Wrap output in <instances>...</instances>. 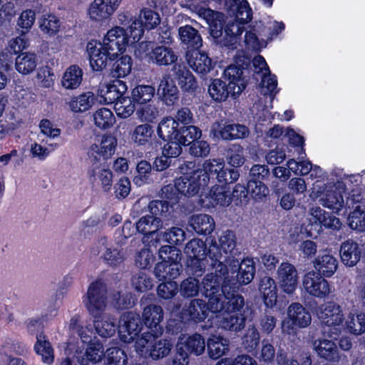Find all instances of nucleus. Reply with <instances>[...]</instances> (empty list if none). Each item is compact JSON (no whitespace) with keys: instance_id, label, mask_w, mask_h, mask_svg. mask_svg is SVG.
Segmentation results:
<instances>
[{"instance_id":"1","label":"nucleus","mask_w":365,"mask_h":365,"mask_svg":"<svg viewBox=\"0 0 365 365\" xmlns=\"http://www.w3.org/2000/svg\"><path fill=\"white\" fill-rule=\"evenodd\" d=\"M200 16L209 25L210 35L215 42L222 48L235 50L245 29V24L252 19V10L247 0L240 4L230 16H235V21L225 24V16L220 11L210 8H202Z\"/></svg>"},{"instance_id":"2","label":"nucleus","mask_w":365,"mask_h":365,"mask_svg":"<svg viewBox=\"0 0 365 365\" xmlns=\"http://www.w3.org/2000/svg\"><path fill=\"white\" fill-rule=\"evenodd\" d=\"M216 277L206 274L202 279L203 295L210 301L212 313L245 314V299L239 293V287L217 280Z\"/></svg>"},{"instance_id":"3","label":"nucleus","mask_w":365,"mask_h":365,"mask_svg":"<svg viewBox=\"0 0 365 365\" xmlns=\"http://www.w3.org/2000/svg\"><path fill=\"white\" fill-rule=\"evenodd\" d=\"M117 146V139L111 134L103 135L100 145H91L88 156L91 165L88 170L89 181L94 185L101 182L105 192H108L113 184V173L106 168L107 160L115 153Z\"/></svg>"},{"instance_id":"4","label":"nucleus","mask_w":365,"mask_h":365,"mask_svg":"<svg viewBox=\"0 0 365 365\" xmlns=\"http://www.w3.org/2000/svg\"><path fill=\"white\" fill-rule=\"evenodd\" d=\"M243 70L242 66L232 64L227 66L223 73L227 83L220 78L212 79L208 87V93L212 99L216 102H223L230 96L236 99L248 83L247 79L243 75Z\"/></svg>"},{"instance_id":"5","label":"nucleus","mask_w":365,"mask_h":365,"mask_svg":"<svg viewBox=\"0 0 365 365\" xmlns=\"http://www.w3.org/2000/svg\"><path fill=\"white\" fill-rule=\"evenodd\" d=\"M256 273V264L252 258H244L240 262L237 259H232L228 264L220 262L215 267V273L217 280L227 282L229 284L239 287L250 284Z\"/></svg>"},{"instance_id":"6","label":"nucleus","mask_w":365,"mask_h":365,"mask_svg":"<svg viewBox=\"0 0 365 365\" xmlns=\"http://www.w3.org/2000/svg\"><path fill=\"white\" fill-rule=\"evenodd\" d=\"M202 183L206 188L209 185H230L235 182L239 177V171L225 165L224 160L220 159H209L204 161L202 168H197Z\"/></svg>"},{"instance_id":"7","label":"nucleus","mask_w":365,"mask_h":365,"mask_svg":"<svg viewBox=\"0 0 365 365\" xmlns=\"http://www.w3.org/2000/svg\"><path fill=\"white\" fill-rule=\"evenodd\" d=\"M205 347L206 341L201 334L178 337L172 355V365H188L190 356L202 355Z\"/></svg>"},{"instance_id":"8","label":"nucleus","mask_w":365,"mask_h":365,"mask_svg":"<svg viewBox=\"0 0 365 365\" xmlns=\"http://www.w3.org/2000/svg\"><path fill=\"white\" fill-rule=\"evenodd\" d=\"M162 334L143 332L136 341L138 351L154 360L167 356L173 347L171 339H159Z\"/></svg>"},{"instance_id":"9","label":"nucleus","mask_w":365,"mask_h":365,"mask_svg":"<svg viewBox=\"0 0 365 365\" xmlns=\"http://www.w3.org/2000/svg\"><path fill=\"white\" fill-rule=\"evenodd\" d=\"M184 166L180 167L182 175L175 178L177 185L182 191L185 197H190L200 193V196L205 192L206 187L202 183V178L197 169H192L195 164L192 162H185Z\"/></svg>"},{"instance_id":"10","label":"nucleus","mask_w":365,"mask_h":365,"mask_svg":"<svg viewBox=\"0 0 365 365\" xmlns=\"http://www.w3.org/2000/svg\"><path fill=\"white\" fill-rule=\"evenodd\" d=\"M160 14L156 11L143 7L140 9L138 18H135L128 26L131 43L138 42L144 35L145 30L150 31L158 27L160 24Z\"/></svg>"},{"instance_id":"11","label":"nucleus","mask_w":365,"mask_h":365,"mask_svg":"<svg viewBox=\"0 0 365 365\" xmlns=\"http://www.w3.org/2000/svg\"><path fill=\"white\" fill-rule=\"evenodd\" d=\"M86 53L91 68L95 72L102 73L115 58L113 53H111L101 41L96 39L88 41Z\"/></svg>"},{"instance_id":"12","label":"nucleus","mask_w":365,"mask_h":365,"mask_svg":"<svg viewBox=\"0 0 365 365\" xmlns=\"http://www.w3.org/2000/svg\"><path fill=\"white\" fill-rule=\"evenodd\" d=\"M144 329L139 313L128 311L121 315L118 322V336L122 342H133Z\"/></svg>"},{"instance_id":"13","label":"nucleus","mask_w":365,"mask_h":365,"mask_svg":"<svg viewBox=\"0 0 365 365\" xmlns=\"http://www.w3.org/2000/svg\"><path fill=\"white\" fill-rule=\"evenodd\" d=\"M155 94V88L152 85L138 84L131 89L130 94L128 93L127 99L123 100V112L125 118L131 116L136 108L153 100Z\"/></svg>"},{"instance_id":"14","label":"nucleus","mask_w":365,"mask_h":365,"mask_svg":"<svg viewBox=\"0 0 365 365\" xmlns=\"http://www.w3.org/2000/svg\"><path fill=\"white\" fill-rule=\"evenodd\" d=\"M287 319V322H282V330L288 334L296 333L298 329L308 327L312 322L311 314L299 302H293L288 307Z\"/></svg>"},{"instance_id":"15","label":"nucleus","mask_w":365,"mask_h":365,"mask_svg":"<svg viewBox=\"0 0 365 365\" xmlns=\"http://www.w3.org/2000/svg\"><path fill=\"white\" fill-rule=\"evenodd\" d=\"M106 294L107 286L102 279H96L89 285L86 306L89 313L95 318L104 311L107 300Z\"/></svg>"},{"instance_id":"16","label":"nucleus","mask_w":365,"mask_h":365,"mask_svg":"<svg viewBox=\"0 0 365 365\" xmlns=\"http://www.w3.org/2000/svg\"><path fill=\"white\" fill-rule=\"evenodd\" d=\"M143 50L149 62L158 66H169L177 64L178 57L170 46L158 45L153 41H145Z\"/></svg>"},{"instance_id":"17","label":"nucleus","mask_w":365,"mask_h":365,"mask_svg":"<svg viewBox=\"0 0 365 365\" xmlns=\"http://www.w3.org/2000/svg\"><path fill=\"white\" fill-rule=\"evenodd\" d=\"M236 245L237 237L235 232L227 230L220 236L219 245L215 241L212 242L208 252L211 255L212 257H214V262L218 264L222 262L220 259L223 254L229 255L225 257L226 259L230 256L234 257L237 253L238 251L236 249Z\"/></svg>"},{"instance_id":"18","label":"nucleus","mask_w":365,"mask_h":365,"mask_svg":"<svg viewBox=\"0 0 365 365\" xmlns=\"http://www.w3.org/2000/svg\"><path fill=\"white\" fill-rule=\"evenodd\" d=\"M131 41L132 37L128 27L125 29L120 26H115L107 31L102 43L111 53H113L114 57L116 58L119 53H124Z\"/></svg>"},{"instance_id":"19","label":"nucleus","mask_w":365,"mask_h":365,"mask_svg":"<svg viewBox=\"0 0 365 365\" xmlns=\"http://www.w3.org/2000/svg\"><path fill=\"white\" fill-rule=\"evenodd\" d=\"M195 122L194 115L188 107H181L177 110L173 116L164 117L158 124L156 128L157 135L164 138L163 130H178L182 126L194 124Z\"/></svg>"},{"instance_id":"20","label":"nucleus","mask_w":365,"mask_h":365,"mask_svg":"<svg viewBox=\"0 0 365 365\" xmlns=\"http://www.w3.org/2000/svg\"><path fill=\"white\" fill-rule=\"evenodd\" d=\"M326 278L318 274L315 271L308 272L304 275L302 279L304 291L314 298L325 299L331 292L330 284Z\"/></svg>"},{"instance_id":"21","label":"nucleus","mask_w":365,"mask_h":365,"mask_svg":"<svg viewBox=\"0 0 365 365\" xmlns=\"http://www.w3.org/2000/svg\"><path fill=\"white\" fill-rule=\"evenodd\" d=\"M211 132L214 137L225 141H232L247 138L249 135L248 127L243 124L226 120L224 123H217V126L212 127Z\"/></svg>"},{"instance_id":"22","label":"nucleus","mask_w":365,"mask_h":365,"mask_svg":"<svg viewBox=\"0 0 365 365\" xmlns=\"http://www.w3.org/2000/svg\"><path fill=\"white\" fill-rule=\"evenodd\" d=\"M127 86L126 83L120 80L113 81L112 83L107 84L106 91L103 96L104 101L108 104H114V108L117 115L125 119V116L123 115L122 110L124 108V101L127 99Z\"/></svg>"},{"instance_id":"23","label":"nucleus","mask_w":365,"mask_h":365,"mask_svg":"<svg viewBox=\"0 0 365 365\" xmlns=\"http://www.w3.org/2000/svg\"><path fill=\"white\" fill-rule=\"evenodd\" d=\"M209 312L212 313V309L208 299L206 302L201 299H193L184 305L180 316L182 320L198 324L205 321Z\"/></svg>"},{"instance_id":"24","label":"nucleus","mask_w":365,"mask_h":365,"mask_svg":"<svg viewBox=\"0 0 365 365\" xmlns=\"http://www.w3.org/2000/svg\"><path fill=\"white\" fill-rule=\"evenodd\" d=\"M162 219L150 215L143 216L138 220L135 223V229L138 232L143 235V243L156 247L155 241L158 237L159 227L162 226Z\"/></svg>"},{"instance_id":"25","label":"nucleus","mask_w":365,"mask_h":365,"mask_svg":"<svg viewBox=\"0 0 365 365\" xmlns=\"http://www.w3.org/2000/svg\"><path fill=\"white\" fill-rule=\"evenodd\" d=\"M155 93L163 105L173 107L178 103L180 91L173 79L171 74H164L160 81Z\"/></svg>"},{"instance_id":"26","label":"nucleus","mask_w":365,"mask_h":365,"mask_svg":"<svg viewBox=\"0 0 365 365\" xmlns=\"http://www.w3.org/2000/svg\"><path fill=\"white\" fill-rule=\"evenodd\" d=\"M164 312L161 306L158 304H149L143 309L142 321L145 326L143 332H152L154 334H163V326L161 322L163 320Z\"/></svg>"},{"instance_id":"27","label":"nucleus","mask_w":365,"mask_h":365,"mask_svg":"<svg viewBox=\"0 0 365 365\" xmlns=\"http://www.w3.org/2000/svg\"><path fill=\"white\" fill-rule=\"evenodd\" d=\"M365 242L358 243L353 239H348L341 244L339 255L341 262L348 267L356 266L364 257Z\"/></svg>"},{"instance_id":"28","label":"nucleus","mask_w":365,"mask_h":365,"mask_svg":"<svg viewBox=\"0 0 365 365\" xmlns=\"http://www.w3.org/2000/svg\"><path fill=\"white\" fill-rule=\"evenodd\" d=\"M172 78L184 93L195 94L198 88V83L190 69L183 64H175L173 67Z\"/></svg>"},{"instance_id":"29","label":"nucleus","mask_w":365,"mask_h":365,"mask_svg":"<svg viewBox=\"0 0 365 365\" xmlns=\"http://www.w3.org/2000/svg\"><path fill=\"white\" fill-rule=\"evenodd\" d=\"M317 314L321 322L327 327L342 324L344 320L342 308L334 302H329L318 307Z\"/></svg>"},{"instance_id":"30","label":"nucleus","mask_w":365,"mask_h":365,"mask_svg":"<svg viewBox=\"0 0 365 365\" xmlns=\"http://www.w3.org/2000/svg\"><path fill=\"white\" fill-rule=\"evenodd\" d=\"M122 0H94L89 6L90 18L96 21L109 19L118 9Z\"/></svg>"},{"instance_id":"31","label":"nucleus","mask_w":365,"mask_h":365,"mask_svg":"<svg viewBox=\"0 0 365 365\" xmlns=\"http://www.w3.org/2000/svg\"><path fill=\"white\" fill-rule=\"evenodd\" d=\"M277 279L282 290L292 294L297 287L298 273L295 267L288 262H282L277 269Z\"/></svg>"},{"instance_id":"32","label":"nucleus","mask_w":365,"mask_h":365,"mask_svg":"<svg viewBox=\"0 0 365 365\" xmlns=\"http://www.w3.org/2000/svg\"><path fill=\"white\" fill-rule=\"evenodd\" d=\"M180 44L188 51H199L202 46V38L197 29L186 24L178 28Z\"/></svg>"},{"instance_id":"33","label":"nucleus","mask_w":365,"mask_h":365,"mask_svg":"<svg viewBox=\"0 0 365 365\" xmlns=\"http://www.w3.org/2000/svg\"><path fill=\"white\" fill-rule=\"evenodd\" d=\"M313 267L318 274L327 278L332 277L338 269V259L329 253H319L312 261Z\"/></svg>"},{"instance_id":"34","label":"nucleus","mask_w":365,"mask_h":365,"mask_svg":"<svg viewBox=\"0 0 365 365\" xmlns=\"http://www.w3.org/2000/svg\"><path fill=\"white\" fill-rule=\"evenodd\" d=\"M313 345L320 359L331 363H337L340 361L341 355L338 346L334 341L319 339L315 340Z\"/></svg>"},{"instance_id":"35","label":"nucleus","mask_w":365,"mask_h":365,"mask_svg":"<svg viewBox=\"0 0 365 365\" xmlns=\"http://www.w3.org/2000/svg\"><path fill=\"white\" fill-rule=\"evenodd\" d=\"M158 256L161 260L170 262L171 273L174 276H179L182 272L181 264V250L173 245H162L158 251Z\"/></svg>"},{"instance_id":"36","label":"nucleus","mask_w":365,"mask_h":365,"mask_svg":"<svg viewBox=\"0 0 365 365\" xmlns=\"http://www.w3.org/2000/svg\"><path fill=\"white\" fill-rule=\"evenodd\" d=\"M87 347L85 356H76L79 365H89L90 363L100 362L105 356L104 346L98 339H92L89 335V339L86 343Z\"/></svg>"},{"instance_id":"37","label":"nucleus","mask_w":365,"mask_h":365,"mask_svg":"<svg viewBox=\"0 0 365 365\" xmlns=\"http://www.w3.org/2000/svg\"><path fill=\"white\" fill-rule=\"evenodd\" d=\"M259 291L267 308L272 309L275 307L278 290L274 279L269 276L261 277L259 283Z\"/></svg>"},{"instance_id":"38","label":"nucleus","mask_w":365,"mask_h":365,"mask_svg":"<svg viewBox=\"0 0 365 365\" xmlns=\"http://www.w3.org/2000/svg\"><path fill=\"white\" fill-rule=\"evenodd\" d=\"M230 185L213 184L209 187V197L213 205L228 206L232 202ZM208 188H206V190Z\"/></svg>"},{"instance_id":"39","label":"nucleus","mask_w":365,"mask_h":365,"mask_svg":"<svg viewBox=\"0 0 365 365\" xmlns=\"http://www.w3.org/2000/svg\"><path fill=\"white\" fill-rule=\"evenodd\" d=\"M163 135L164 138L158 135L163 142H166L162 148V153L171 159L180 156L184 146L180 139H175V132L170 130H163Z\"/></svg>"},{"instance_id":"40","label":"nucleus","mask_w":365,"mask_h":365,"mask_svg":"<svg viewBox=\"0 0 365 365\" xmlns=\"http://www.w3.org/2000/svg\"><path fill=\"white\" fill-rule=\"evenodd\" d=\"M131 138L138 145L149 147L156 138L155 129L148 123L138 125L132 132Z\"/></svg>"},{"instance_id":"41","label":"nucleus","mask_w":365,"mask_h":365,"mask_svg":"<svg viewBox=\"0 0 365 365\" xmlns=\"http://www.w3.org/2000/svg\"><path fill=\"white\" fill-rule=\"evenodd\" d=\"M189 225L197 235L204 236L210 235L215 227L213 218L206 214L192 215L189 220Z\"/></svg>"},{"instance_id":"42","label":"nucleus","mask_w":365,"mask_h":365,"mask_svg":"<svg viewBox=\"0 0 365 365\" xmlns=\"http://www.w3.org/2000/svg\"><path fill=\"white\" fill-rule=\"evenodd\" d=\"M110 71L115 78H124L130 73L133 66V58L128 54L119 53L113 61L110 62Z\"/></svg>"},{"instance_id":"43","label":"nucleus","mask_w":365,"mask_h":365,"mask_svg":"<svg viewBox=\"0 0 365 365\" xmlns=\"http://www.w3.org/2000/svg\"><path fill=\"white\" fill-rule=\"evenodd\" d=\"M230 341L220 335L211 334L206 346L210 359H218L229 351Z\"/></svg>"},{"instance_id":"44","label":"nucleus","mask_w":365,"mask_h":365,"mask_svg":"<svg viewBox=\"0 0 365 365\" xmlns=\"http://www.w3.org/2000/svg\"><path fill=\"white\" fill-rule=\"evenodd\" d=\"M210 247H207L205 242L200 239H192L185 245V253L187 258L208 257L211 260V265L216 267L217 264L214 262V257L208 252Z\"/></svg>"},{"instance_id":"45","label":"nucleus","mask_w":365,"mask_h":365,"mask_svg":"<svg viewBox=\"0 0 365 365\" xmlns=\"http://www.w3.org/2000/svg\"><path fill=\"white\" fill-rule=\"evenodd\" d=\"M246 317L244 313L232 314L223 312L219 320V326L224 330L237 332L244 329Z\"/></svg>"},{"instance_id":"46","label":"nucleus","mask_w":365,"mask_h":365,"mask_svg":"<svg viewBox=\"0 0 365 365\" xmlns=\"http://www.w3.org/2000/svg\"><path fill=\"white\" fill-rule=\"evenodd\" d=\"M83 72L77 64L71 65L64 72L61 85L66 89L73 90L80 86L83 81Z\"/></svg>"},{"instance_id":"47","label":"nucleus","mask_w":365,"mask_h":365,"mask_svg":"<svg viewBox=\"0 0 365 365\" xmlns=\"http://www.w3.org/2000/svg\"><path fill=\"white\" fill-rule=\"evenodd\" d=\"M173 131L175 139H180L184 147H187L202 137V130L194 124L182 126Z\"/></svg>"},{"instance_id":"48","label":"nucleus","mask_w":365,"mask_h":365,"mask_svg":"<svg viewBox=\"0 0 365 365\" xmlns=\"http://www.w3.org/2000/svg\"><path fill=\"white\" fill-rule=\"evenodd\" d=\"M16 70L21 74L32 73L37 66L38 58L34 53L24 52L15 58Z\"/></svg>"},{"instance_id":"49","label":"nucleus","mask_w":365,"mask_h":365,"mask_svg":"<svg viewBox=\"0 0 365 365\" xmlns=\"http://www.w3.org/2000/svg\"><path fill=\"white\" fill-rule=\"evenodd\" d=\"M36 353L41 356L43 363L48 365L53 363L54 351L51 344L48 339H46L45 335L40 334L36 336V341L34 344Z\"/></svg>"},{"instance_id":"50","label":"nucleus","mask_w":365,"mask_h":365,"mask_svg":"<svg viewBox=\"0 0 365 365\" xmlns=\"http://www.w3.org/2000/svg\"><path fill=\"white\" fill-rule=\"evenodd\" d=\"M185 238L186 234L182 228L172 227L165 232H159V235L155 241V245H157L158 242L163 241L169 243L170 245L176 247L177 245H182Z\"/></svg>"},{"instance_id":"51","label":"nucleus","mask_w":365,"mask_h":365,"mask_svg":"<svg viewBox=\"0 0 365 365\" xmlns=\"http://www.w3.org/2000/svg\"><path fill=\"white\" fill-rule=\"evenodd\" d=\"M312 215L321 227L337 230L341 226V221L338 217L320 207H317L314 210Z\"/></svg>"},{"instance_id":"52","label":"nucleus","mask_w":365,"mask_h":365,"mask_svg":"<svg viewBox=\"0 0 365 365\" xmlns=\"http://www.w3.org/2000/svg\"><path fill=\"white\" fill-rule=\"evenodd\" d=\"M135 110L138 118L141 122L148 123H155L160 114L159 108L154 104L153 100L149 103L139 106Z\"/></svg>"},{"instance_id":"53","label":"nucleus","mask_w":365,"mask_h":365,"mask_svg":"<svg viewBox=\"0 0 365 365\" xmlns=\"http://www.w3.org/2000/svg\"><path fill=\"white\" fill-rule=\"evenodd\" d=\"M94 327L96 332L103 338H110L118 331V324L116 319L103 317L101 320L94 321Z\"/></svg>"},{"instance_id":"54","label":"nucleus","mask_w":365,"mask_h":365,"mask_svg":"<svg viewBox=\"0 0 365 365\" xmlns=\"http://www.w3.org/2000/svg\"><path fill=\"white\" fill-rule=\"evenodd\" d=\"M202 286L203 287L202 283ZM178 289L183 298H192L198 295L201 289V284L196 277H188L181 282ZM202 291L203 292V288Z\"/></svg>"},{"instance_id":"55","label":"nucleus","mask_w":365,"mask_h":365,"mask_svg":"<svg viewBox=\"0 0 365 365\" xmlns=\"http://www.w3.org/2000/svg\"><path fill=\"white\" fill-rule=\"evenodd\" d=\"M160 197L163 200H166V202L170 205L172 209H173V206L178 204L181 199L185 197L182 191L178 186L175 179L174 180L173 184H168L161 188Z\"/></svg>"},{"instance_id":"56","label":"nucleus","mask_w":365,"mask_h":365,"mask_svg":"<svg viewBox=\"0 0 365 365\" xmlns=\"http://www.w3.org/2000/svg\"><path fill=\"white\" fill-rule=\"evenodd\" d=\"M250 197L255 202H262L269 194V190L267 184L264 181H256L248 180L247 183Z\"/></svg>"},{"instance_id":"57","label":"nucleus","mask_w":365,"mask_h":365,"mask_svg":"<svg viewBox=\"0 0 365 365\" xmlns=\"http://www.w3.org/2000/svg\"><path fill=\"white\" fill-rule=\"evenodd\" d=\"M188 63L190 67L197 73L207 74L212 68V59L205 53L197 52L193 59Z\"/></svg>"},{"instance_id":"58","label":"nucleus","mask_w":365,"mask_h":365,"mask_svg":"<svg viewBox=\"0 0 365 365\" xmlns=\"http://www.w3.org/2000/svg\"><path fill=\"white\" fill-rule=\"evenodd\" d=\"M345 329L348 332L360 335L365 332V314L359 312L354 314H350L345 322Z\"/></svg>"},{"instance_id":"59","label":"nucleus","mask_w":365,"mask_h":365,"mask_svg":"<svg viewBox=\"0 0 365 365\" xmlns=\"http://www.w3.org/2000/svg\"><path fill=\"white\" fill-rule=\"evenodd\" d=\"M93 120L96 127L102 130L111 128L115 122L113 112L106 108L97 110L93 114Z\"/></svg>"},{"instance_id":"60","label":"nucleus","mask_w":365,"mask_h":365,"mask_svg":"<svg viewBox=\"0 0 365 365\" xmlns=\"http://www.w3.org/2000/svg\"><path fill=\"white\" fill-rule=\"evenodd\" d=\"M93 94L91 92L83 93L73 98L69 103L71 110L74 113H81L88 110L93 103Z\"/></svg>"},{"instance_id":"61","label":"nucleus","mask_w":365,"mask_h":365,"mask_svg":"<svg viewBox=\"0 0 365 365\" xmlns=\"http://www.w3.org/2000/svg\"><path fill=\"white\" fill-rule=\"evenodd\" d=\"M226 157L228 164L237 170L245 163L244 148L240 144H232L227 150Z\"/></svg>"},{"instance_id":"62","label":"nucleus","mask_w":365,"mask_h":365,"mask_svg":"<svg viewBox=\"0 0 365 365\" xmlns=\"http://www.w3.org/2000/svg\"><path fill=\"white\" fill-rule=\"evenodd\" d=\"M187 147L189 155L195 159L205 158L210 153V144L202 137Z\"/></svg>"},{"instance_id":"63","label":"nucleus","mask_w":365,"mask_h":365,"mask_svg":"<svg viewBox=\"0 0 365 365\" xmlns=\"http://www.w3.org/2000/svg\"><path fill=\"white\" fill-rule=\"evenodd\" d=\"M161 282L157 287V294L163 299H171L179 292L178 284L174 279L159 280Z\"/></svg>"},{"instance_id":"64","label":"nucleus","mask_w":365,"mask_h":365,"mask_svg":"<svg viewBox=\"0 0 365 365\" xmlns=\"http://www.w3.org/2000/svg\"><path fill=\"white\" fill-rule=\"evenodd\" d=\"M108 365H126L127 355L124 350L118 346H111L106 349L105 356Z\"/></svg>"}]
</instances>
